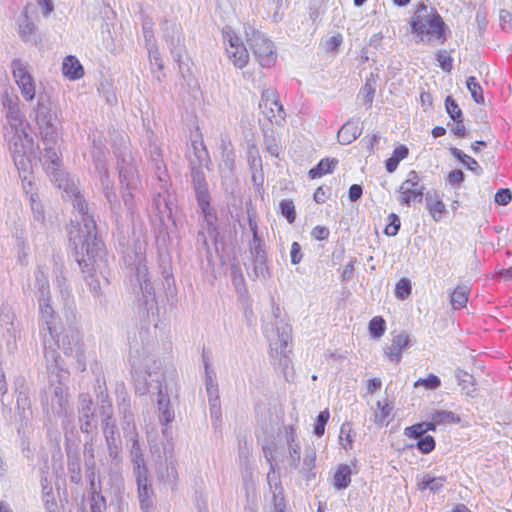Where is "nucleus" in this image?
Segmentation results:
<instances>
[{
    "mask_svg": "<svg viewBox=\"0 0 512 512\" xmlns=\"http://www.w3.org/2000/svg\"><path fill=\"white\" fill-rule=\"evenodd\" d=\"M248 161H249L251 170L261 171L262 163H261V159L257 155V151H255L253 149H251L249 151Z\"/></svg>",
    "mask_w": 512,
    "mask_h": 512,
    "instance_id": "nucleus-57",
    "label": "nucleus"
},
{
    "mask_svg": "<svg viewBox=\"0 0 512 512\" xmlns=\"http://www.w3.org/2000/svg\"><path fill=\"white\" fill-rule=\"evenodd\" d=\"M291 262L293 264L300 263L302 259V253H301V247L299 243L293 242L291 245V252H290Z\"/></svg>",
    "mask_w": 512,
    "mask_h": 512,
    "instance_id": "nucleus-59",
    "label": "nucleus"
},
{
    "mask_svg": "<svg viewBox=\"0 0 512 512\" xmlns=\"http://www.w3.org/2000/svg\"><path fill=\"white\" fill-rule=\"evenodd\" d=\"M136 280L139 283V288L142 291H145L147 293H150L151 285L148 282V271L145 264L139 260L137 266H136Z\"/></svg>",
    "mask_w": 512,
    "mask_h": 512,
    "instance_id": "nucleus-34",
    "label": "nucleus"
},
{
    "mask_svg": "<svg viewBox=\"0 0 512 512\" xmlns=\"http://www.w3.org/2000/svg\"><path fill=\"white\" fill-rule=\"evenodd\" d=\"M440 384H441V381H440L439 377L436 376V375L431 374L427 378H424V379L420 378V379H418L415 382L414 386L415 387L423 386L426 389L434 390V389H437L440 386Z\"/></svg>",
    "mask_w": 512,
    "mask_h": 512,
    "instance_id": "nucleus-46",
    "label": "nucleus"
},
{
    "mask_svg": "<svg viewBox=\"0 0 512 512\" xmlns=\"http://www.w3.org/2000/svg\"><path fill=\"white\" fill-rule=\"evenodd\" d=\"M466 86L474 101L476 103H483L484 97L482 94V89L476 81L475 77H469L466 81Z\"/></svg>",
    "mask_w": 512,
    "mask_h": 512,
    "instance_id": "nucleus-41",
    "label": "nucleus"
},
{
    "mask_svg": "<svg viewBox=\"0 0 512 512\" xmlns=\"http://www.w3.org/2000/svg\"><path fill=\"white\" fill-rule=\"evenodd\" d=\"M423 191L424 186L420 182V177L412 170L407 174V178L399 187V202L409 206L414 201H421Z\"/></svg>",
    "mask_w": 512,
    "mask_h": 512,
    "instance_id": "nucleus-10",
    "label": "nucleus"
},
{
    "mask_svg": "<svg viewBox=\"0 0 512 512\" xmlns=\"http://www.w3.org/2000/svg\"><path fill=\"white\" fill-rule=\"evenodd\" d=\"M464 179V174L461 170H453L448 175V181L451 185L460 184Z\"/></svg>",
    "mask_w": 512,
    "mask_h": 512,
    "instance_id": "nucleus-62",
    "label": "nucleus"
},
{
    "mask_svg": "<svg viewBox=\"0 0 512 512\" xmlns=\"http://www.w3.org/2000/svg\"><path fill=\"white\" fill-rule=\"evenodd\" d=\"M329 419L328 410L321 411L317 417V422L315 424L314 433L317 436H322L325 432V425Z\"/></svg>",
    "mask_w": 512,
    "mask_h": 512,
    "instance_id": "nucleus-52",
    "label": "nucleus"
},
{
    "mask_svg": "<svg viewBox=\"0 0 512 512\" xmlns=\"http://www.w3.org/2000/svg\"><path fill=\"white\" fill-rule=\"evenodd\" d=\"M247 214H248L249 228L253 234L254 239L257 240L256 212L253 209H248Z\"/></svg>",
    "mask_w": 512,
    "mask_h": 512,
    "instance_id": "nucleus-60",
    "label": "nucleus"
},
{
    "mask_svg": "<svg viewBox=\"0 0 512 512\" xmlns=\"http://www.w3.org/2000/svg\"><path fill=\"white\" fill-rule=\"evenodd\" d=\"M353 437H354V433H353V429H352L351 425L348 423L342 424L341 429H340L339 441H340L341 446L345 450L352 448Z\"/></svg>",
    "mask_w": 512,
    "mask_h": 512,
    "instance_id": "nucleus-36",
    "label": "nucleus"
},
{
    "mask_svg": "<svg viewBox=\"0 0 512 512\" xmlns=\"http://www.w3.org/2000/svg\"><path fill=\"white\" fill-rule=\"evenodd\" d=\"M439 66L446 72H450L452 69V58L446 51H439L436 54Z\"/></svg>",
    "mask_w": 512,
    "mask_h": 512,
    "instance_id": "nucleus-53",
    "label": "nucleus"
},
{
    "mask_svg": "<svg viewBox=\"0 0 512 512\" xmlns=\"http://www.w3.org/2000/svg\"><path fill=\"white\" fill-rule=\"evenodd\" d=\"M225 40L228 42L226 53L233 65L243 68L249 60V53L246 47L240 42L238 36L231 32H225Z\"/></svg>",
    "mask_w": 512,
    "mask_h": 512,
    "instance_id": "nucleus-13",
    "label": "nucleus"
},
{
    "mask_svg": "<svg viewBox=\"0 0 512 512\" xmlns=\"http://www.w3.org/2000/svg\"><path fill=\"white\" fill-rule=\"evenodd\" d=\"M368 329L372 337H382L386 330L384 319L380 316L373 317L369 322Z\"/></svg>",
    "mask_w": 512,
    "mask_h": 512,
    "instance_id": "nucleus-39",
    "label": "nucleus"
},
{
    "mask_svg": "<svg viewBox=\"0 0 512 512\" xmlns=\"http://www.w3.org/2000/svg\"><path fill=\"white\" fill-rule=\"evenodd\" d=\"M43 342L49 369H52L53 366L57 368L60 365V356L56 353V348L62 350L67 356L75 357L79 363L83 360L81 336L79 331L74 328L63 329L60 332L56 328L54 340H51L49 334H44Z\"/></svg>",
    "mask_w": 512,
    "mask_h": 512,
    "instance_id": "nucleus-4",
    "label": "nucleus"
},
{
    "mask_svg": "<svg viewBox=\"0 0 512 512\" xmlns=\"http://www.w3.org/2000/svg\"><path fill=\"white\" fill-rule=\"evenodd\" d=\"M39 308L42 318L44 319L51 340H54V332L56 325L53 323V309L49 304V291L44 284L40 287Z\"/></svg>",
    "mask_w": 512,
    "mask_h": 512,
    "instance_id": "nucleus-16",
    "label": "nucleus"
},
{
    "mask_svg": "<svg viewBox=\"0 0 512 512\" xmlns=\"http://www.w3.org/2000/svg\"><path fill=\"white\" fill-rule=\"evenodd\" d=\"M408 155V149L407 147L400 145L397 148H395L393 153V158H396L397 161H401L404 158H406Z\"/></svg>",
    "mask_w": 512,
    "mask_h": 512,
    "instance_id": "nucleus-64",
    "label": "nucleus"
},
{
    "mask_svg": "<svg viewBox=\"0 0 512 512\" xmlns=\"http://www.w3.org/2000/svg\"><path fill=\"white\" fill-rule=\"evenodd\" d=\"M373 411V421L377 425H383L393 410V405L388 398L378 400L375 407H371Z\"/></svg>",
    "mask_w": 512,
    "mask_h": 512,
    "instance_id": "nucleus-23",
    "label": "nucleus"
},
{
    "mask_svg": "<svg viewBox=\"0 0 512 512\" xmlns=\"http://www.w3.org/2000/svg\"><path fill=\"white\" fill-rule=\"evenodd\" d=\"M136 482L140 507L144 512H149V509L153 506V490L148 484L146 469L138 467Z\"/></svg>",
    "mask_w": 512,
    "mask_h": 512,
    "instance_id": "nucleus-15",
    "label": "nucleus"
},
{
    "mask_svg": "<svg viewBox=\"0 0 512 512\" xmlns=\"http://www.w3.org/2000/svg\"><path fill=\"white\" fill-rule=\"evenodd\" d=\"M35 31L36 25L27 16H25L24 19L19 23V34L22 40H31Z\"/></svg>",
    "mask_w": 512,
    "mask_h": 512,
    "instance_id": "nucleus-38",
    "label": "nucleus"
},
{
    "mask_svg": "<svg viewBox=\"0 0 512 512\" xmlns=\"http://www.w3.org/2000/svg\"><path fill=\"white\" fill-rule=\"evenodd\" d=\"M62 72L69 80H78L84 75L83 66L73 55H69L64 58L62 63Z\"/></svg>",
    "mask_w": 512,
    "mask_h": 512,
    "instance_id": "nucleus-20",
    "label": "nucleus"
},
{
    "mask_svg": "<svg viewBox=\"0 0 512 512\" xmlns=\"http://www.w3.org/2000/svg\"><path fill=\"white\" fill-rule=\"evenodd\" d=\"M361 134V128L356 122L349 121L345 123L338 131V141L347 145L353 142Z\"/></svg>",
    "mask_w": 512,
    "mask_h": 512,
    "instance_id": "nucleus-22",
    "label": "nucleus"
},
{
    "mask_svg": "<svg viewBox=\"0 0 512 512\" xmlns=\"http://www.w3.org/2000/svg\"><path fill=\"white\" fill-rule=\"evenodd\" d=\"M425 200L432 219L435 222H440L447 214L446 205L436 192H427Z\"/></svg>",
    "mask_w": 512,
    "mask_h": 512,
    "instance_id": "nucleus-18",
    "label": "nucleus"
},
{
    "mask_svg": "<svg viewBox=\"0 0 512 512\" xmlns=\"http://www.w3.org/2000/svg\"><path fill=\"white\" fill-rule=\"evenodd\" d=\"M157 405L159 410V421L168 424L174 419V412L170 408V400L161 390L158 393Z\"/></svg>",
    "mask_w": 512,
    "mask_h": 512,
    "instance_id": "nucleus-24",
    "label": "nucleus"
},
{
    "mask_svg": "<svg viewBox=\"0 0 512 512\" xmlns=\"http://www.w3.org/2000/svg\"><path fill=\"white\" fill-rule=\"evenodd\" d=\"M316 463V451L313 448H306L302 459V467L300 473L307 479L314 476L313 469Z\"/></svg>",
    "mask_w": 512,
    "mask_h": 512,
    "instance_id": "nucleus-28",
    "label": "nucleus"
},
{
    "mask_svg": "<svg viewBox=\"0 0 512 512\" xmlns=\"http://www.w3.org/2000/svg\"><path fill=\"white\" fill-rule=\"evenodd\" d=\"M253 266V272L256 278L266 279L269 277V268L267 266L266 256L263 252L256 251Z\"/></svg>",
    "mask_w": 512,
    "mask_h": 512,
    "instance_id": "nucleus-31",
    "label": "nucleus"
},
{
    "mask_svg": "<svg viewBox=\"0 0 512 512\" xmlns=\"http://www.w3.org/2000/svg\"><path fill=\"white\" fill-rule=\"evenodd\" d=\"M411 282L407 278H401L395 287V295L398 299L404 300L411 294Z\"/></svg>",
    "mask_w": 512,
    "mask_h": 512,
    "instance_id": "nucleus-42",
    "label": "nucleus"
},
{
    "mask_svg": "<svg viewBox=\"0 0 512 512\" xmlns=\"http://www.w3.org/2000/svg\"><path fill=\"white\" fill-rule=\"evenodd\" d=\"M249 45L262 67H271L276 61L274 44L260 33H254Z\"/></svg>",
    "mask_w": 512,
    "mask_h": 512,
    "instance_id": "nucleus-9",
    "label": "nucleus"
},
{
    "mask_svg": "<svg viewBox=\"0 0 512 512\" xmlns=\"http://www.w3.org/2000/svg\"><path fill=\"white\" fill-rule=\"evenodd\" d=\"M311 234L316 240H325L329 236V230L324 226H316Z\"/></svg>",
    "mask_w": 512,
    "mask_h": 512,
    "instance_id": "nucleus-61",
    "label": "nucleus"
},
{
    "mask_svg": "<svg viewBox=\"0 0 512 512\" xmlns=\"http://www.w3.org/2000/svg\"><path fill=\"white\" fill-rule=\"evenodd\" d=\"M446 481L445 477H432L430 475H424L418 482L419 490L429 489L431 492L439 491Z\"/></svg>",
    "mask_w": 512,
    "mask_h": 512,
    "instance_id": "nucleus-30",
    "label": "nucleus"
},
{
    "mask_svg": "<svg viewBox=\"0 0 512 512\" xmlns=\"http://www.w3.org/2000/svg\"><path fill=\"white\" fill-rule=\"evenodd\" d=\"M100 415L102 416V425H106L107 422L112 421V405L108 401L107 395H101V407H100Z\"/></svg>",
    "mask_w": 512,
    "mask_h": 512,
    "instance_id": "nucleus-43",
    "label": "nucleus"
},
{
    "mask_svg": "<svg viewBox=\"0 0 512 512\" xmlns=\"http://www.w3.org/2000/svg\"><path fill=\"white\" fill-rule=\"evenodd\" d=\"M280 308L277 305L272 306V318L265 323L264 331L269 342L270 355L278 358L280 361L286 359L291 341V327L279 317Z\"/></svg>",
    "mask_w": 512,
    "mask_h": 512,
    "instance_id": "nucleus-6",
    "label": "nucleus"
},
{
    "mask_svg": "<svg viewBox=\"0 0 512 512\" xmlns=\"http://www.w3.org/2000/svg\"><path fill=\"white\" fill-rule=\"evenodd\" d=\"M362 93L364 94L365 103L368 106H371L372 101H373V96L375 93V82L372 79V77L370 79L366 80V83L362 88Z\"/></svg>",
    "mask_w": 512,
    "mask_h": 512,
    "instance_id": "nucleus-50",
    "label": "nucleus"
},
{
    "mask_svg": "<svg viewBox=\"0 0 512 512\" xmlns=\"http://www.w3.org/2000/svg\"><path fill=\"white\" fill-rule=\"evenodd\" d=\"M105 438L108 444L109 449L112 451V448H116V434L117 429L115 422H107L106 425H103Z\"/></svg>",
    "mask_w": 512,
    "mask_h": 512,
    "instance_id": "nucleus-45",
    "label": "nucleus"
},
{
    "mask_svg": "<svg viewBox=\"0 0 512 512\" xmlns=\"http://www.w3.org/2000/svg\"><path fill=\"white\" fill-rule=\"evenodd\" d=\"M192 181L198 200V205H207L209 199L208 187L205 180L204 172L201 169H192Z\"/></svg>",
    "mask_w": 512,
    "mask_h": 512,
    "instance_id": "nucleus-19",
    "label": "nucleus"
},
{
    "mask_svg": "<svg viewBox=\"0 0 512 512\" xmlns=\"http://www.w3.org/2000/svg\"><path fill=\"white\" fill-rule=\"evenodd\" d=\"M362 196V187L360 185H357V184H353L350 188H349V198L351 201H357L361 198Z\"/></svg>",
    "mask_w": 512,
    "mask_h": 512,
    "instance_id": "nucleus-63",
    "label": "nucleus"
},
{
    "mask_svg": "<svg viewBox=\"0 0 512 512\" xmlns=\"http://www.w3.org/2000/svg\"><path fill=\"white\" fill-rule=\"evenodd\" d=\"M32 183L29 185L28 181H24L22 178L23 189L27 194H30L31 209L34 214V218L38 221L44 219V210L42 204L38 200V196L34 193L33 188L35 185V178L33 176V169L31 170Z\"/></svg>",
    "mask_w": 512,
    "mask_h": 512,
    "instance_id": "nucleus-21",
    "label": "nucleus"
},
{
    "mask_svg": "<svg viewBox=\"0 0 512 512\" xmlns=\"http://www.w3.org/2000/svg\"><path fill=\"white\" fill-rule=\"evenodd\" d=\"M92 398L89 394L83 393L79 396V421L81 431L91 433L96 429V420L92 409Z\"/></svg>",
    "mask_w": 512,
    "mask_h": 512,
    "instance_id": "nucleus-14",
    "label": "nucleus"
},
{
    "mask_svg": "<svg viewBox=\"0 0 512 512\" xmlns=\"http://www.w3.org/2000/svg\"><path fill=\"white\" fill-rule=\"evenodd\" d=\"M445 23L440 15L426 5H421L412 18V30L419 41L436 45L445 41Z\"/></svg>",
    "mask_w": 512,
    "mask_h": 512,
    "instance_id": "nucleus-5",
    "label": "nucleus"
},
{
    "mask_svg": "<svg viewBox=\"0 0 512 512\" xmlns=\"http://www.w3.org/2000/svg\"><path fill=\"white\" fill-rule=\"evenodd\" d=\"M280 209L282 215L287 219L289 223H293L295 221L296 211L292 200H282L280 202Z\"/></svg>",
    "mask_w": 512,
    "mask_h": 512,
    "instance_id": "nucleus-44",
    "label": "nucleus"
},
{
    "mask_svg": "<svg viewBox=\"0 0 512 512\" xmlns=\"http://www.w3.org/2000/svg\"><path fill=\"white\" fill-rule=\"evenodd\" d=\"M206 391H207V395H208V401L212 407L211 413L215 414L217 416V414H219L218 388H217V383L214 381L213 377L209 373H207V375H206Z\"/></svg>",
    "mask_w": 512,
    "mask_h": 512,
    "instance_id": "nucleus-27",
    "label": "nucleus"
},
{
    "mask_svg": "<svg viewBox=\"0 0 512 512\" xmlns=\"http://www.w3.org/2000/svg\"><path fill=\"white\" fill-rule=\"evenodd\" d=\"M36 125L39 129L42 143H55L60 139L59 122L51 101L40 95L37 104L32 110Z\"/></svg>",
    "mask_w": 512,
    "mask_h": 512,
    "instance_id": "nucleus-7",
    "label": "nucleus"
},
{
    "mask_svg": "<svg viewBox=\"0 0 512 512\" xmlns=\"http://www.w3.org/2000/svg\"><path fill=\"white\" fill-rule=\"evenodd\" d=\"M264 456L270 464L267 481L272 491L274 512H284L285 503L283 489L275 473L276 468L282 466L286 471L298 468L301 459V446L295 429L285 427L284 441L273 443L263 448Z\"/></svg>",
    "mask_w": 512,
    "mask_h": 512,
    "instance_id": "nucleus-2",
    "label": "nucleus"
},
{
    "mask_svg": "<svg viewBox=\"0 0 512 512\" xmlns=\"http://www.w3.org/2000/svg\"><path fill=\"white\" fill-rule=\"evenodd\" d=\"M351 473V468L348 465H339L333 478L334 487L338 490L347 488L351 482Z\"/></svg>",
    "mask_w": 512,
    "mask_h": 512,
    "instance_id": "nucleus-26",
    "label": "nucleus"
},
{
    "mask_svg": "<svg viewBox=\"0 0 512 512\" xmlns=\"http://www.w3.org/2000/svg\"><path fill=\"white\" fill-rule=\"evenodd\" d=\"M411 343V337L406 332H401L393 336L392 343L386 347L385 355L392 362L398 363L402 357V351Z\"/></svg>",
    "mask_w": 512,
    "mask_h": 512,
    "instance_id": "nucleus-17",
    "label": "nucleus"
},
{
    "mask_svg": "<svg viewBox=\"0 0 512 512\" xmlns=\"http://www.w3.org/2000/svg\"><path fill=\"white\" fill-rule=\"evenodd\" d=\"M453 154L470 170L477 172L479 165L475 159L464 154L458 149L453 150Z\"/></svg>",
    "mask_w": 512,
    "mask_h": 512,
    "instance_id": "nucleus-48",
    "label": "nucleus"
},
{
    "mask_svg": "<svg viewBox=\"0 0 512 512\" xmlns=\"http://www.w3.org/2000/svg\"><path fill=\"white\" fill-rule=\"evenodd\" d=\"M428 430H434L430 425V422H423L412 425L410 427H406L404 430V434L409 438H420L424 433Z\"/></svg>",
    "mask_w": 512,
    "mask_h": 512,
    "instance_id": "nucleus-37",
    "label": "nucleus"
},
{
    "mask_svg": "<svg viewBox=\"0 0 512 512\" xmlns=\"http://www.w3.org/2000/svg\"><path fill=\"white\" fill-rule=\"evenodd\" d=\"M512 195L509 189H501L495 194V202L499 205H507Z\"/></svg>",
    "mask_w": 512,
    "mask_h": 512,
    "instance_id": "nucleus-56",
    "label": "nucleus"
},
{
    "mask_svg": "<svg viewBox=\"0 0 512 512\" xmlns=\"http://www.w3.org/2000/svg\"><path fill=\"white\" fill-rule=\"evenodd\" d=\"M456 378L458 379V383L461 386L462 390L467 394L471 395L474 391V377L463 371L458 370L456 373Z\"/></svg>",
    "mask_w": 512,
    "mask_h": 512,
    "instance_id": "nucleus-35",
    "label": "nucleus"
},
{
    "mask_svg": "<svg viewBox=\"0 0 512 512\" xmlns=\"http://www.w3.org/2000/svg\"><path fill=\"white\" fill-rule=\"evenodd\" d=\"M119 177L122 185H125L128 190L136 187L138 180L136 170L133 167H122L119 171Z\"/></svg>",
    "mask_w": 512,
    "mask_h": 512,
    "instance_id": "nucleus-33",
    "label": "nucleus"
},
{
    "mask_svg": "<svg viewBox=\"0 0 512 512\" xmlns=\"http://www.w3.org/2000/svg\"><path fill=\"white\" fill-rule=\"evenodd\" d=\"M342 42L341 34L337 33L325 41V49L328 52L336 50Z\"/></svg>",
    "mask_w": 512,
    "mask_h": 512,
    "instance_id": "nucleus-55",
    "label": "nucleus"
},
{
    "mask_svg": "<svg viewBox=\"0 0 512 512\" xmlns=\"http://www.w3.org/2000/svg\"><path fill=\"white\" fill-rule=\"evenodd\" d=\"M418 449L423 453L431 452L435 447V441L432 436H425L417 442Z\"/></svg>",
    "mask_w": 512,
    "mask_h": 512,
    "instance_id": "nucleus-54",
    "label": "nucleus"
},
{
    "mask_svg": "<svg viewBox=\"0 0 512 512\" xmlns=\"http://www.w3.org/2000/svg\"><path fill=\"white\" fill-rule=\"evenodd\" d=\"M388 219H389V224L385 227L384 229V233L388 236H395L398 231H399V228H400V218L394 214V213H391L389 216H388Z\"/></svg>",
    "mask_w": 512,
    "mask_h": 512,
    "instance_id": "nucleus-49",
    "label": "nucleus"
},
{
    "mask_svg": "<svg viewBox=\"0 0 512 512\" xmlns=\"http://www.w3.org/2000/svg\"><path fill=\"white\" fill-rule=\"evenodd\" d=\"M43 490L45 493L44 504H45L46 511L47 512H55L57 504L54 501V499H50L51 488H48L47 486H43Z\"/></svg>",
    "mask_w": 512,
    "mask_h": 512,
    "instance_id": "nucleus-58",
    "label": "nucleus"
},
{
    "mask_svg": "<svg viewBox=\"0 0 512 512\" xmlns=\"http://www.w3.org/2000/svg\"><path fill=\"white\" fill-rule=\"evenodd\" d=\"M43 403H45L48 413L51 411L54 415L63 416L67 411L69 403L67 388L62 384L53 387Z\"/></svg>",
    "mask_w": 512,
    "mask_h": 512,
    "instance_id": "nucleus-12",
    "label": "nucleus"
},
{
    "mask_svg": "<svg viewBox=\"0 0 512 512\" xmlns=\"http://www.w3.org/2000/svg\"><path fill=\"white\" fill-rule=\"evenodd\" d=\"M337 164L338 161L335 158L323 159L318 163L316 167L312 168L309 171V175L311 176L312 179L319 178L327 173H331Z\"/></svg>",
    "mask_w": 512,
    "mask_h": 512,
    "instance_id": "nucleus-29",
    "label": "nucleus"
},
{
    "mask_svg": "<svg viewBox=\"0 0 512 512\" xmlns=\"http://www.w3.org/2000/svg\"><path fill=\"white\" fill-rule=\"evenodd\" d=\"M6 120L5 138L8 150L20 178L28 181L30 185L32 183L34 141L26 130L28 124L25 123L18 104L10 105V108L6 110Z\"/></svg>",
    "mask_w": 512,
    "mask_h": 512,
    "instance_id": "nucleus-3",
    "label": "nucleus"
},
{
    "mask_svg": "<svg viewBox=\"0 0 512 512\" xmlns=\"http://www.w3.org/2000/svg\"><path fill=\"white\" fill-rule=\"evenodd\" d=\"M445 108L451 119L459 120L462 118V112L457 103L452 99L451 96H448L445 100Z\"/></svg>",
    "mask_w": 512,
    "mask_h": 512,
    "instance_id": "nucleus-47",
    "label": "nucleus"
},
{
    "mask_svg": "<svg viewBox=\"0 0 512 512\" xmlns=\"http://www.w3.org/2000/svg\"><path fill=\"white\" fill-rule=\"evenodd\" d=\"M459 422H460L459 416H457L453 412L446 411V410H439V411L432 412L430 425L435 430V427L437 425H447V424L459 423Z\"/></svg>",
    "mask_w": 512,
    "mask_h": 512,
    "instance_id": "nucleus-25",
    "label": "nucleus"
},
{
    "mask_svg": "<svg viewBox=\"0 0 512 512\" xmlns=\"http://www.w3.org/2000/svg\"><path fill=\"white\" fill-rule=\"evenodd\" d=\"M95 167L99 173V177L101 179V182L105 188V190H108L110 185V180L108 176V171L106 169L105 163L100 159H95Z\"/></svg>",
    "mask_w": 512,
    "mask_h": 512,
    "instance_id": "nucleus-51",
    "label": "nucleus"
},
{
    "mask_svg": "<svg viewBox=\"0 0 512 512\" xmlns=\"http://www.w3.org/2000/svg\"><path fill=\"white\" fill-rule=\"evenodd\" d=\"M42 144L44 148L40 161L46 173L51 181L72 199L73 207L78 212V215H75L77 225H72L69 229V240L74 247L77 262L85 267L93 266L97 258L101 257L103 250V243L96 236L95 221L88 213L87 203L76 181L60 169L59 142Z\"/></svg>",
    "mask_w": 512,
    "mask_h": 512,
    "instance_id": "nucleus-1",
    "label": "nucleus"
},
{
    "mask_svg": "<svg viewBox=\"0 0 512 512\" xmlns=\"http://www.w3.org/2000/svg\"><path fill=\"white\" fill-rule=\"evenodd\" d=\"M199 208L201 209V212L204 217V221L207 225V228L210 233H214L215 231V223H216V216L213 213L212 209L210 208V202L209 199H207V205H199Z\"/></svg>",
    "mask_w": 512,
    "mask_h": 512,
    "instance_id": "nucleus-40",
    "label": "nucleus"
},
{
    "mask_svg": "<svg viewBox=\"0 0 512 512\" xmlns=\"http://www.w3.org/2000/svg\"><path fill=\"white\" fill-rule=\"evenodd\" d=\"M259 108L271 122L281 124L285 119L283 106L279 103L274 90L266 89L262 92Z\"/></svg>",
    "mask_w": 512,
    "mask_h": 512,
    "instance_id": "nucleus-11",
    "label": "nucleus"
},
{
    "mask_svg": "<svg viewBox=\"0 0 512 512\" xmlns=\"http://www.w3.org/2000/svg\"><path fill=\"white\" fill-rule=\"evenodd\" d=\"M469 288L457 286L451 294V305L454 309L463 308L468 301Z\"/></svg>",
    "mask_w": 512,
    "mask_h": 512,
    "instance_id": "nucleus-32",
    "label": "nucleus"
},
{
    "mask_svg": "<svg viewBox=\"0 0 512 512\" xmlns=\"http://www.w3.org/2000/svg\"><path fill=\"white\" fill-rule=\"evenodd\" d=\"M11 71L23 99L32 102L36 97V81L30 72L29 64L21 59H14L11 62Z\"/></svg>",
    "mask_w": 512,
    "mask_h": 512,
    "instance_id": "nucleus-8",
    "label": "nucleus"
}]
</instances>
